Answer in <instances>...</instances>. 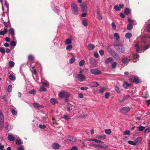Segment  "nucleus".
I'll list each match as a JSON object with an SVG mask.
<instances>
[{
  "instance_id": "f257e3e1",
  "label": "nucleus",
  "mask_w": 150,
  "mask_h": 150,
  "mask_svg": "<svg viewBox=\"0 0 150 150\" xmlns=\"http://www.w3.org/2000/svg\"><path fill=\"white\" fill-rule=\"evenodd\" d=\"M141 40L142 43L140 42L136 44L135 46V48L136 51L138 52L140 51V48L144 50H147L150 47V45H145V42L150 44V36H147L146 37L140 36L138 38V40Z\"/></svg>"
},
{
  "instance_id": "f03ea898",
  "label": "nucleus",
  "mask_w": 150,
  "mask_h": 150,
  "mask_svg": "<svg viewBox=\"0 0 150 150\" xmlns=\"http://www.w3.org/2000/svg\"><path fill=\"white\" fill-rule=\"evenodd\" d=\"M107 49L111 55L115 59L117 60H119L120 59V57L119 55L115 51L109 47H108Z\"/></svg>"
},
{
  "instance_id": "7ed1b4c3",
  "label": "nucleus",
  "mask_w": 150,
  "mask_h": 150,
  "mask_svg": "<svg viewBox=\"0 0 150 150\" xmlns=\"http://www.w3.org/2000/svg\"><path fill=\"white\" fill-rule=\"evenodd\" d=\"M114 46L116 50L118 52L122 53H125V48L123 45L114 44Z\"/></svg>"
},
{
  "instance_id": "20e7f679",
  "label": "nucleus",
  "mask_w": 150,
  "mask_h": 150,
  "mask_svg": "<svg viewBox=\"0 0 150 150\" xmlns=\"http://www.w3.org/2000/svg\"><path fill=\"white\" fill-rule=\"evenodd\" d=\"M70 94L66 91H62L58 94V96L60 98H66L65 101H67L70 96Z\"/></svg>"
},
{
  "instance_id": "39448f33",
  "label": "nucleus",
  "mask_w": 150,
  "mask_h": 150,
  "mask_svg": "<svg viewBox=\"0 0 150 150\" xmlns=\"http://www.w3.org/2000/svg\"><path fill=\"white\" fill-rule=\"evenodd\" d=\"M71 7L73 13L75 15L78 14V11L77 5L74 3H73L71 4Z\"/></svg>"
},
{
  "instance_id": "423d86ee",
  "label": "nucleus",
  "mask_w": 150,
  "mask_h": 150,
  "mask_svg": "<svg viewBox=\"0 0 150 150\" xmlns=\"http://www.w3.org/2000/svg\"><path fill=\"white\" fill-rule=\"evenodd\" d=\"M76 77L79 80L81 81H84L86 79L85 76L81 74H77L76 76Z\"/></svg>"
},
{
  "instance_id": "0eeeda50",
  "label": "nucleus",
  "mask_w": 150,
  "mask_h": 150,
  "mask_svg": "<svg viewBox=\"0 0 150 150\" xmlns=\"http://www.w3.org/2000/svg\"><path fill=\"white\" fill-rule=\"evenodd\" d=\"M91 73L92 74L98 75L102 73L101 71L97 69H92L90 70Z\"/></svg>"
},
{
  "instance_id": "6e6552de",
  "label": "nucleus",
  "mask_w": 150,
  "mask_h": 150,
  "mask_svg": "<svg viewBox=\"0 0 150 150\" xmlns=\"http://www.w3.org/2000/svg\"><path fill=\"white\" fill-rule=\"evenodd\" d=\"M130 108L127 107L123 108L120 110L121 112L123 113H126L130 110Z\"/></svg>"
},
{
  "instance_id": "1a4fd4ad",
  "label": "nucleus",
  "mask_w": 150,
  "mask_h": 150,
  "mask_svg": "<svg viewBox=\"0 0 150 150\" xmlns=\"http://www.w3.org/2000/svg\"><path fill=\"white\" fill-rule=\"evenodd\" d=\"M130 59V57L128 56L127 57H125L122 59V61L124 64L127 63Z\"/></svg>"
},
{
  "instance_id": "9d476101",
  "label": "nucleus",
  "mask_w": 150,
  "mask_h": 150,
  "mask_svg": "<svg viewBox=\"0 0 150 150\" xmlns=\"http://www.w3.org/2000/svg\"><path fill=\"white\" fill-rule=\"evenodd\" d=\"M60 146L57 143H54L52 144V147L53 149H59Z\"/></svg>"
},
{
  "instance_id": "9b49d317",
  "label": "nucleus",
  "mask_w": 150,
  "mask_h": 150,
  "mask_svg": "<svg viewBox=\"0 0 150 150\" xmlns=\"http://www.w3.org/2000/svg\"><path fill=\"white\" fill-rule=\"evenodd\" d=\"M9 33L11 36L13 38H14L15 32L14 29L13 28H11L9 30Z\"/></svg>"
},
{
  "instance_id": "f8f14e48",
  "label": "nucleus",
  "mask_w": 150,
  "mask_h": 150,
  "mask_svg": "<svg viewBox=\"0 0 150 150\" xmlns=\"http://www.w3.org/2000/svg\"><path fill=\"white\" fill-rule=\"evenodd\" d=\"M9 79L12 81H14L16 79L15 75L13 74H10L9 76Z\"/></svg>"
},
{
  "instance_id": "ddd939ff",
  "label": "nucleus",
  "mask_w": 150,
  "mask_h": 150,
  "mask_svg": "<svg viewBox=\"0 0 150 150\" xmlns=\"http://www.w3.org/2000/svg\"><path fill=\"white\" fill-rule=\"evenodd\" d=\"M81 8L83 11H86L87 9V6L85 3H83L81 5Z\"/></svg>"
},
{
  "instance_id": "4468645a",
  "label": "nucleus",
  "mask_w": 150,
  "mask_h": 150,
  "mask_svg": "<svg viewBox=\"0 0 150 150\" xmlns=\"http://www.w3.org/2000/svg\"><path fill=\"white\" fill-rule=\"evenodd\" d=\"M113 61V59L112 57H110L106 59L105 60V62L106 64H108Z\"/></svg>"
},
{
  "instance_id": "2eb2a0df",
  "label": "nucleus",
  "mask_w": 150,
  "mask_h": 150,
  "mask_svg": "<svg viewBox=\"0 0 150 150\" xmlns=\"http://www.w3.org/2000/svg\"><path fill=\"white\" fill-rule=\"evenodd\" d=\"M131 80L133 81V82H134L137 83H138L140 82L139 79L138 78L136 77H134Z\"/></svg>"
},
{
  "instance_id": "dca6fc26",
  "label": "nucleus",
  "mask_w": 150,
  "mask_h": 150,
  "mask_svg": "<svg viewBox=\"0 0 150 150\" xmlns=\"http://www.w3.org/2000/svg\"><path fill=\"white\" fill-rule=\"evenodd\" d=\"M7 138L8 140L11 141H13L15 139V137L11 134H9Z\"/></svg>"
},
{
  "instance_id": "f3484780",
  "label": "nucleus",
  "mask_w": 150,
  "mask_h": 150,
  "mask_svg": "<svg viewBox=\"0 0 150 150\" xmlns=\"http://www.w3.org/2000/svg\"><path fill=\"white\" fill-rule=\"evenodd\" d=\"M131 86V83H128L126 82H124L123 84V87L126 89H127L128 87Z\"/></svg>"
},
{
  "instance_id": "a211bd4d",
  "label": "nucleus",
  "mask_w": 150,
  "mask_h": 150,
  "mask_svg": "<svg viewBox=\"0 0 150 150\" xmlns=\"http://www.w3.org/2000/svg\"><path fill=\"white\" fill-rule=\"evenodd\" d=\"M33 105L35 107L39 108H43L42 105H40L37 103H34L33 104Z\"/></svg>"
},
{
  "instance_id": "6ab92c4d",
  "label": "nucleus",
  "mask_w": 150,
  "mask_h": 150,
  "mask_svg": "<svg viewBox=\"0 0 150 150\" xmlns=\"http://www.w3.org/2000/svg\"><path fill=\"white\" fill-rule=\"evenodd\" d=\"M142 139V138L141 137H137L135 139L134 141L136 143V144H138L140 143Z\"/></svg>"
},
{
  "instance_id": "aec40b11",
  "label": "nucleus",
  "mask_w": 150,
  "mask_h": 150,
  "mask_svg": "<svg viewBox=\"0 0 150 150\" xmlns=\"http://www.w3.org/2000/svg\"><path fill=\"white\" fill-rule=\"evenodd\" d=\"M4 24L5 26V28H6L7 29L8 27L11 26V25L10 24L9 20H8V21L7 22H6L5 21L4 22Z\"/></svg>"
},
{
  "instance_id": "412c9836",
  "label": "nucleus",
  "mask_w": 150,
  "mask_h": 150,
  "mask_svg": "<svg viewBox=\"0 0 150 150\" xmlns=\"http://www.w3.org/2000/svg\"><path fill=\"white\" fill-rule=\"evenodd\" d=\"M7 29L6 28H4L3 31H0V35H4L7 33Z\"/></svg>"
},
{
  "instance_id": "4be33fe9",
  "label": "nucleus",
  "mask_w": 150,
  "mask_h": 150,
  "mask_svg": "<svg viewBox=\"0 0 150 150\" xmlns=\"http://www.w3.org/2000/svg\"><path fill=\"white\" fill-rule=\"evenodd\" d=\"M50 102L52 104L54 105L57 103V100L54 98H52L50 99Z\"/></svg>"
},
{
  "instance_id": "5701e85b",
  "label": "nucleus",
  "mask_w": 150,
  "mask_h": 150,
  "mask_svg": "<svg viewBox=\"0 0 150 150\" xmlns=\"http://www.w3.org/2000/svg\"><path fill=\"white\" fill-rule=\"evenodd\" d=\"M91 145L92 146H96L97 147H100L101 148H103L105 147V146L104 145H97L95 144L94 143H91ZM108 147L107 146L106 147Z\"/></svg>"
},
{
  "instance_id": "b1692460",
  "label": "nucleus",
  "mask_w": 150,
  "mask_h": 150,
  "mask_svg": "<svg viewBox=\"0 0 150 150\" xmlns=\"http://www.w3.org/2000/svg\"><path fill=\"white\" fill-rule=\"evenodd\" d=\"M28 60L31 62L34 61V57L33 55H30L28 57Z\"/></svg>"
},
{
  "instance_id": "393cba45",
  "label": "nucleus",
  "mask_w": 150,
  "mask_h": 150,
  "mask_svg": "<svg viewBox=\"0 0 150 150\" xmlns=\"http://www.w3.org/2000/svg\"><path fill=\"white\" fill-rule=\"evenodd\" d=\"M4 117L3 114L1 111H0V122H4Z\"/></svg>"
},
{
  "instance_id": "a878e982",
  "label": "nucleus",
  "mask_w": 150,
  "mask_h": 150,
  "mask_svg": "<svg viewBox=\"0 0 150 150\" xmlns=\"http://www.w3.org/2000/svg\"><path fill=\"white\" fill-rule=\"evenodd\" d=\"M99 86V84L97 83V82L94 81L91 83V86L92 87H97Z\"/></svg>"
},
{
  "instance_id": "bb28decb",
  "label": "nucleus",
  "mask_w": 150,
  "mask_h": 150,
  "mask_svg": "<svg viewBox=\"0 0 150 150\" xmlns=\"http://www.w3.org/2000/svg\"><path fill=\"white\" fill-rule=\"evenodd\" d=\"M16 144L17 145H19L22 144V142L21 141V139H20L17 138L16 141Z\"/></svg>"
},
{
  "instance_id": "cd10ccee",
  "label": "nucleus",
  "mask_w": 150,
  "mask_h": 150,
  "mask_svg": "<svg viewBox=\"0 0 150 150\" xmlns=\"http://www.w3.org/2000/svg\"><path fill=\"white\" fill-rule=\"evenodd\" d=\"M95 48V46L92 44H90L88 45V49L90 50H92Z\"/></svg>"
},
{
  "instance_id": "c85d7f7f",
  "label": "nucleus",
  "mask_w": 150,
  "mask_h": 150,
  "mask_svg": "<svg viewBox=\"0 0 150 150\" xmlns=\"http://www.w3.org/2000/svg\"><path fill=\"white\" fill-rule=\"evenodd\" d=\"M71 42L72 41L69 38L67 39L65 41V44L67 45H69L71 44Z\"/></svg>"
},
{
  "instance_id": "c756f323",
  "label": "nucleus",
  "mask_w": 150,
  "mask_h": 150,
  "mask_svg": "<svg viewBox=\"0 0 150 150\" xmlns=\"http://www.w3.org/2000/svg\"><path fill=\"white\" fill-rule=\"evenodd\" d=\"M132 34H131V33H126V34H125V37H126V38H130L132 36Z\"/></svg>"
},
{
  "instance_id": "7c9ffc66",
  "label": "nucleus",
  "mask_w": 150,
  "mask_h": 150,
  "mask_svg": "<svg viewBox=\"0 0 150 150\" xmlns=\"http://www.w3.org/2000/svg\"><path fill=\"white\" fill-rule=\"evenodd\" d=\"M130 13V10L128 8H125V14L126 15H128Z\"/></svg>"
},
{
  "instance_id": "2f4dec72",
  "label": "nucleus",
  "mask_w": 150,
  "mask_h": 150,
  "mask_svg": "<svg viewBox=\"0 0 150 150\" xmlns=\"http://www.w3.org/2000/svg\"><path fill=\"white\" fill-rule=\"evenodd\" d=\"M85 61L84 60H81L79 63V65L80 67H83Z\"/></svg>"
},
{
  "instance_id": "473e14b6",
  "label": "nucleus",
  "mask_w": 150,
  "mask_h": 150,
  "mask_svg": "<svg viewBox=\"0 0 150 150\" xmlns=\"http://www.w3.org/2000/svg\"><path fill=\"white\" fill-rule=\"evenodd\" d=\"M96 138L100 139H104L105 138V135L98 136Z\"/></svg>"
},
{
  "instance_id": "72a5a7b5",
  "label": "nucleus",
  "mask_w": 150,
  "mask_h": 150,
  "mask_svg": "<svg viewBox=\"0 0 150 150\" xmlns=\"http://www.w3.org/2000/svg\"><path fill=\"white\" fill-rule=\"evenodd\" d=\"M82 23L84 26H87L88 24L87 20L85 19H84L82 21Z\"/></svg>"
},
{
  "instance_id": "f704fd0d",
  "label": "nucleus",
  "mask_w": 150,
  "mask_h": 150,
  "mask_svg": "<svg viewBox=\"0 0 150 150\" xmlns=\"http://www.w3.org/2000/svg\"><path fill=\"white\" fill-rule=\"evenodd\" d=\"M133 28V26L131 24H128L127 27V29L128 30H131Z\"/></svg>"
},
{
  "instance_id": "c9c22d12",
  "label": "nucleus",
  "mask_w": 150,
  "mask_h": 150,
  "mask_svg": "<svg viewBox=\"0 0 150 150\" xmlns=\"http://www.w3.org/2000/svg\"><path fill=\"white\" fill-rule=\"evenodd\" d=\"M105 88L104 87H102L100 88L99 90V92L100 93H103L105 91Z\"/></svg>"
},
{
  "instance_id": "e433bc0d",
  "label": "nucleus",
  "mask_w": 150,
  "mask_h": 150,
  "mask_svg": "<svg viewBox=\"0 0 150 150\" xmlns=\"http://www.w3.org/2000/svg\"><path fill=\"white\" fill-rule=\"evenodd\" d=\"M42 84L43 86H45L46 87H47L49 86V83L47 81H45L44 82H42Z\"/></svg>"
},
{
  "instance_id": "4c0bfd02",
  "label": "nucleus",
  "mask_w": 150,
  "mask_h": 150,
  "mask_svg": "<svg viewBox=\"0 0 150 150\" xmlns=\"http://www.w3.org/2000/svg\"><path fill=\"white\" fill-rule=\"evenodd\" d=\"M115 90L117 93H120V88L118 86H115Z\"/></svg>"
},
{
  "instance_id": "58836bf2",
  "label": "nucleus",
  "mask_w": 150,
  "mask_h": 150,
  "mask_svg": "<svg viewBox=\"0 0 150 150\" xmlns=\"http://www.w3.org/2000/svg\"><path fill=\"white\" fill-rule=\"evenodd\" d=\"M137 128H138V130L139 131L142 132L144 129L145 127H144L140 126L139 127H138Z\"/></svg>"
},
{
  "instance_id": "ea45409f",
  "label": "nucleus",
  "mask_w": 150,
  "mask_h": 150,
  "mask_svg": "<svg viewBox=\"0 0 150 150\" xmlns=\"http://www.w3.org/2000/svg\"><path fill=\"white\" fill-rule=\"evenodd\" d=\"M12 86L11 85H9L7 88V91L8 92H11L12 91Z\"/></svg>"
},
{
  "instance_id": "a19ab883",
  "label": "nucleus",
  "mask_w": 150,
  "mask_h": 150,
  "mask_svg": "<svg viewBox=\"0 0 150 150\" xmlns=\"http://www.w3.org/2000/svg\"><path fill=\"white\" fill-rule=\"evenodd\" d=\"M117 63L116 62H113L112 64H111V67L112 68V69H115L116 68V66L117 65Z\"/></svg>"
},
{
  "instance_id": "79ce46f5",
  "label": "nucleus",
  "mask_w": 150,
  "mask_h": 150,
  "mask_svg": "<svg viewBox=\"0 0 150 150\" xmlns=\"http://www.w3.org/2000/svg\"><path fill=\"white\" fill-rule=\"evenodd\" d=\"M68 140H69V142H74L76 141L75 139L72 137H69ZM68 142H69V141H68Z\"/></svg>"
},
{
  "instance_id": "37998d69",
  "label": "nucleus",
  "mask_w": 150,
  "mask_h": 150,
  "mask_svg": "<svg viewBox=\"0 0 150 150\" xmlns=\"http://www.w3.org/2000/svg\"><path fill=\"white\" fill-rule=\"evenodd\" d=\"M128 143L134 146L136 145L137 144L135 142H134L132 141H128Z\"/></svg>"
},
{
  "instance_id": "c03bdc74",
  "label": "nucleus",
  "mask_w": 150,
  "mask_h": 150,
  "mask_svg": "<svg viewBox=\"0 0 150 150\" xmlns=\"http://www.w3.org/2000/svg\"><path fill=\"white\" fill-rule=\"evenodd\" d=\"M11 112L12 114L13 115H15L17 114V111L15 109H12Z\"/></svg>"
},
{
  "instance_id": "a18cd8bd",
  "label": "nucleus",
  "mask_w": 150,
  "mask_h": 150,
  "mask_svg": "<svg viewBox=\"0 0 150 150\" xmlns=\"http://www.w3.org/2000/svg\"><path fill=\"white\" fill-rule=\"evenodd\" d=\"M47 91V90L46 88L44 87H41L39 90V91L40 92L46 91Z\"/></svg>"
},
{
  "instance_id": "49530a36",
  "label": "nucleus",
  "mask_w": 150,
  "mask_h": 150,
  "mask_svg": "<svg viewBox=\"0 0 150 150\" xmlns=\"http://www.w3.org/2000/svg\"><path fill=\"white\" fill-rule=\"evenodd\" d=\"M114 36L116 37L117 40H118L120 38V36L117 33H115L114 34Z\"/></svg>"
},
{
  "instance_id": "de8ad7c7",
  "label": "nucleus",
  "mask_w": 150,
  "mask_h": 150,
  "mask_svg": "<svg viewBox=\"0 0 150 150\" xmlns=\"http://www.w3.org/2000/svg\"><path fill=\"white\" fill-rule=\"evenodd\" d=\"M9 65L11 67H13L14 66V63L12 61H10L9 62Z\"/></svg>"
},
{
  "instance_id": "09e8293b",
  "label": "nucleus",
  "mask_w": 150,
  "mask_h": 150,
  "mask_svg": "<svg viewBox=\"0 0 150 150\" xmlns=\"http://www.w3.org/2000/svg\"><path fill=\"white\" fill-rule=\"evenodd\" d=\"M39 127L42 129H44L46 127V126L45 125H40L39 126Z\"/></svg>"
},
{
  "instance_id": "8fccbe9b",
  "label": "nucleus",
  "mask_w": 150,
  "mask_h": 150,
  "mask_svg": "<svg viewBox=\"0 0 150 150\" xmlns=\"http://www.w3.org/2000/svg\"><path fill=\"white\" fill-rule=\"evenodd\" d=\"M36 91L34 90H32L31 91H29L28 93L34 95L35 94Z\"/></svg>"
},
{
  "instance_id": "3c124183",
  "label": "nucleus",
  "mask_w": 150,
  "mask_h": 150,
  "mask_svg": "<svg viewBox=\"0 0 150 150\" xmlns=\"http://www.w3.org/2000/svg\"><path fill=\"white\" fill-rule=\"evenodd\" d=\"M105 132L106 134H109L111 133V131L110 129H105Z\"/></svg>"
},
{
  "instance_id": "603ef678",
  "label": "nucleus",
  "mask_w": 150,
  "mask_h": 150,
  "mask_svg": "<svg viewBox=\"0 0 150 150\" xmlns=\"http://www.w3.org/2000/svg\"><path fill=\"white\" fill-rule=\"evenodd\" d=\"M115 9L117 11H119L120 10V8L119 6L117 5H115L114 6Z\"/></svg>"
},
{
  "instance_id": "864d4df0",
  "label": "nucleus",
  "mask_w": 150,
  "mask_h": 150,
  "mask_svg": "<svg viewBox=\"0 0 150 150\" xmlns=\"http://www.w3.org/2000/svg\"><path fill=\"white\" fill-rule=\"evenodd\" d=\"M75 60V59L74 57L71 58L70 60V63L71 64L73 63Z\"/></svg>"
},
{
  "instance_id": "5fc2aeb1",
  "label": "nucleus",
  "mask_w": 150,
  "mask_h": 150,
  "mask_svg": "<svg viewBox=\"0 0 150 150\" xmlns=\"http://www.w3.org/2000/svg\"><path fill=\"white\" fill-rule=\"evenodd\" d=\"M10 45L12 46H15L16 45V42L15 41H12L10 42Z\"/></svg>"
},
{
  "instance_id": "6e6d98bb",
  "label": "nucleus",
  "mask_w": 150,
  "mask_h": 150,
  "mask_svg": "<svg viewBox=\"0 0 150 150\" xmlns=\"http://www.w3.org/2000/svg\"><path fill=\"white\" fill-rule=\"evenodd\" d=\"M0 52L3 54H4L5 53V50L2 47L0 48Z\"/></svg>"
},
{
  "instance_id": "4d7b16f0",
  "label": "nucleus",
  "mask_w": 150,
  "mask_h": 150,
  "mask_svg": "<svg viewBox=\"0 0 150 150\" xmlns=\"http://www.w3.org/2000/svg\"><path fill=\"white\" fill-rule=\"evenodd\" d=\"M110 93L107 92L105 93V97L106 99H108V98L109 96H110Z\"/></svg>"
},
{
  "instance_id": "13d9d810",
  "label": "nucleus",
  "mask_w": 150,
  "mask_h": 150,
  "mask_svg": "<svg viewBox=\"0 0 150 150\" xmlns=\"http://www.w3.org/2000/svg\"><path fill=\"white\" fill-rule=\"evenodd\" d=\"M124 134L125 135H129L130 131L129 130H126L124 132Z\"/></svg>"
},
{
  "instance_id": "bf43d9fd",
  "label": "nucleus",
  "mask_w": 150,
  "mask_h": 150,
  "mask_svg": "<svg viewBox=\"0 0 150 150\" xmlns=\"http://www.w3.org/2000/svg\"><path fill=\"white\" fill-rule=\"evenodd\" d=\"M63 117L66 120H68L70 118V117L68 116V115H64L63 116Z\"/></svg>"
},
{
  "instance_id": "052dcab7",
  "label": "nucleus",
  "mask_w": 150,
  "mask_h": 150,
  "mask_svg": "<svg viewBox=\"0 0 150 150\" xmlns=\"http://www.w3.org/2000/svg\"><path fill=\"white\" fill-rule=\"evenodd\" d=\"M150 132V127L147 128L144 130V133H149Z\"/></svg>"
},
{
  "instance_id": "680f3d73",
  "label": "nucleus",
  "mask_w": 150,
  "mask_h": 150,
  "mask_svg": "<svg viewBox=\"0 0 150 150\" xmlns=\"http://www.w3.org/2000/svg\"><path fill=\"white\" fill-rule=\"evenodd\" d=\"M32 69H33V71H32V72H33V73L35 74V75L36 74L37 71L36 69H35V68L34 67H32Z\"/></svg>"
},
{
  "instance_id": "e2e57ef3",
  "label": "nucleus",
  "mask_w": 150,
  "mask_h": 150,
  "mask_svg": "<svg viewBox=\"0 0 150 150\" xmlns=\"http://www.w3.org/2000/svg\"><path fill=\"white\" fill-rule=\"evenodd\" d=\"M73 46L71 45H68L66 47V49L67 50H69L70 49H72Z\"/></svg>"
},
{
  "instance_id": "0e129e2a",
  "label": "nucleus",
  "mask_w": 150,
  "mask_h": 150,
  "mask_svg": "<svg viewBox=\"0 0 150 150\" xmlns=\"http://www.w3.org/2000/svg\"><path fill=\"white\" fill-rule=\"evenodd\" d=\"M95 142L98 143H103V142L100 140L95 139Z\"/></svg>"
},
{
  "instance_id": "69168bd1",
  "label": "nucleus",
  "mask_w": 150,
  "mask_h": 150,
  "mask_svg": "<svg viewBox=\"0 0 150 150\" xmlns=\"http://www.w3.org/2000/svg\"><path fill=\"white\" fill-rule=\"evenodd\" d=\"M81 89L83 91L85 90L88 89V88L86 87H82L81 88Z\"/></svg>"
},
{
  "instance_id": "338daca9",
  "label": "nucleus",
  "mask_w": 150,
  "mask_h": 150,
  "mask_svg": "<svg viewBox=\"0 0 150 150\" xmlns=\"http://www.w3.org/2000/svg\"><path fill=\"white\" fill-rule=\"evenodd\" d=\"M104 51L103 50H101L99 51V53L101 55H103L104 54Z\"/></svg>"
},
{
  "instance_id": "774afa93",
  "label": "nucleus",
  "mask_w": 150,
  "mask_h": 150,
  "mask_svg": "<svg viewBox=\"0 0 150 150\" xmlns=\"http://www.w3.org/2000/svg\"><path fill=\"white\" fill-rule=\"evenodd\" d=\"M71 150H78V148L76 146H74L71 148Z\"/></svg>"
}]
</instances>
